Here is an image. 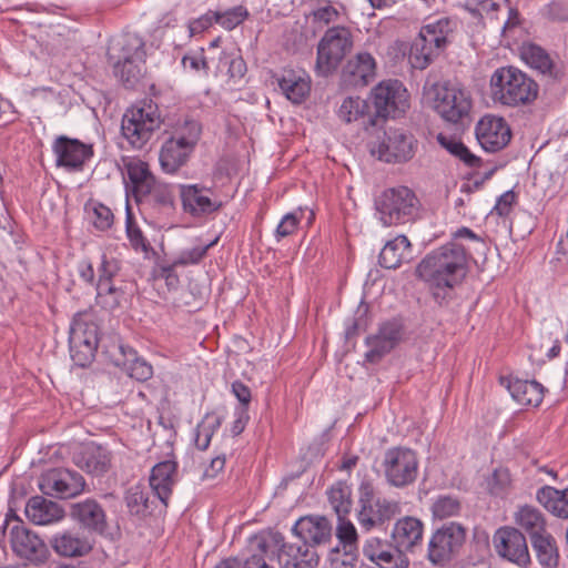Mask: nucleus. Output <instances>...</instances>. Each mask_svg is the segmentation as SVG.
<instances>
[{"label":"nucleus","mask_w":568,"mask_h":568,"mask_svg":"<svg viewBox=\"0 0 568 568\" xmlns=\"http://www.w3.org/2000/svg\"><path fill=\"white\" fill-rule=\"evenodd\" d=\"M363 554L377 568H408L409 565L408 558L394 541L388 542L378 537H371L365 541Z\"/></svg>","instance_id":"nucleus-22"},{"label":"nucleus","mask_w":568,"mask_h":568,"mask_svg":"<svg viewBox=\"0 0 568 568\" xmlns=\"http://www.w3.org/2000/svg\"><path fill=\"white\" fill-rule=\"evenodd\" d=\"M99 327L87 314L78 313L71 323L69 336L83 335L81 339L99 346Z\"/></svg>","instance_id":"nucleus-47"},{"label":"nucleus","mask_w":568,"mask_h":568,"mask_svg":"<svg viewBox=\"0 0 568 568\" xmlns=\"http://www.w3.org/2000/svg\"><path fill=\"white\" fill-rule=\"evenodd\" d=\"M367 108L368 105L365 100L358 97H348L341 104L337 114L342 121L351 123L362 118Z\"/></svg>","instance_id":"nucleus-51"},{"label":"nucleus","mask_w":568,"mask_h":568,"mask_svg":"<svg viewBox=\"0 0 568 568\" xmlns=\"http://www.w3.org/2000/svg\"><path fill=\"white\" fill-rule=\"evenodd\" d=\"M292 532L302 545L315 550V547L331 540L333 528L331 521L324 516H305L294 524Z\"/></svg>","instance_id":"nucleus-23"},{"label":"nucleus","mask_w":568,"mask_h":568,"mask_svg":"<svg viewBox=\"0 0 568 568\" xmlns=\"http://www.w3.org/2000/svg\"><path fill=\"white\" fill-rule=\"evenodd\" d=\"M125 224H126L125 225L126 226V235L130 240L132 247L135 251L140 250L145 254L153 252V247L148 242V240L144 237L140 227L136 225L134 217H133L132 213L130 212V210H128Z\"/></svg>","instance_id":"nucleus-54"},{"label":"nucleus","mask_w":568,"mask_h":568,"mask_svg":"<svg viewBox=\"0 0 568 568\" xmlns=\"http://www.w3.org/2000/svg\"><path fill=\"white\" fill-rule=\"evenodd\" d=\"M311 17L314 22H322L324 24H329L339 19L341 12L337 8L331 6L329 1H327L326 6L320 7L311 12Z\"/></svg>","instance_id":"nucleus-63"},{"label":"nucleus","mask_w":568,"mask_h":568,"mask_svg":"<svg viewBox=\"0 0 568 568\" xmlns=\"http://www.w3.org/2000/svg\"><path fill=\"white\" fill-rule=\"evenodd\" d=\"M136 201L155 217L169 216L175 210L174 194L165 183H154Z\"/></svg>","instance_id":"nucleus-25"},{"label":"nucleus","mask_w":568,"mask_h":568,"mask_svg":"<svg viewBox=\"0 0 568 568\" xmlns=\"http://www.w3.org/2000/svg\"><path fill=\"white\" fill-rule=\"evenodd\" d=\"M280 90L287 100L294 104H301L305 101L311 91L310 81L298 75L294 70H283L273 75Z\"/></svg>","instance_id":"nucleus-34"},{"label":"nucleus","mask_w":568,"mask_h":568,"mask_svg":"<svg viewBox=\"0 0 568 568\" xmlns=\"http://www.w3.org/2000/svg\"><path fill=\"white\" fill-rule=\"evenodd\" d=\"M9 538L11 548L18 557L32 564H42L48 559L49 549L45 542L18 518L10 528Z\"/></svg>","instance_id":"nucleus-16"},{"label":"nucleus","mask_w":568,"mask_h":568,"mask_svg":"<svg viewBox=\"0 0 568 568\" xmlns=\"http://www.w3.org/2000/svg\"><path fill=\"white\" fill-rule=\"evenodd\" d=\"M121 270V262L105 254L98 266V281L95 283L97 300L104 308L110 311L120 306L123 291L113 284V278Z\"/></svg>","instance_id":"nucleus-17"},{"label":"nucleus","mask_w":568,"mask_h":568,"mask_svg":"<svg viewBox=\"0 0 568 568\" xmlns=\"http://www.w3.org/2000/svg\"><path fill=\"white\" fill-rule=\"evenodd\" d=\"M72 459L80 469L98 477L106 474L112 465L111 452L93 443L74 454Z\"/></svg>","instance_id":"nucleus-26"},{"label":"nucleus","mask_w":568,"mask_h":568,"mask_svg":"<svg viewBox=\"0 0 568 568\" xmlns=\"http://www.w3.org/2000/svg\"><path fill=\"white\" fill-rule=\"evenodd\" d=\"M26 516L36 525H49L64 517V509L43 496L31 497L26 506Z\"/></svg>","instance_id":"nucleus-32"},{"label":"nucleus","mask_w":568,"mask_h":568,"mask_svg":"<svg viewBox=\"0 0 568 568\" xmlns=\"http://www.w3.org/2000/svg\"><path fill=\"white\" fill-rule=\"evenodd\" d=\"M329 505L337 519H345L353 508L352 489L345 481H337L327 491Z\"/></svg>","instance_id":"nucleus-42"},{"label":"nucleus","mask_w":568,"mask_h":568,"mask_svg":"<svg viewBox=\"0 0 568 568\" xmlns=\"http://www.w3.org/2000/svg\"><path fill=\"white\" fill-rule=\"evenodd\" d=\"M475 133L480 146L490 153L505 149L513 136L511 129L506 120L491 114H487L478 121Z\"/></svg>","instance_id":"nucleus-20"},{"label":"nucleus","mask_w":568,"mask_h":568,"mask_svg":"<svg viewBox=\"0 0 568 568\" xmlns=\"http://www.w3.org/2000/svg\"><path fill=\"white\" fill-rule=\"evenodd\" d=\"M417 454L407 447H393L385 452L383 469L386 481L396 488L413 484L418 475Z\"/></svg>","instance_id":"nucleus-11"},{"label":"nucleus","mask_w":568,"mask_h":568,"mask_svg":"<svg viewBox=\"0 0 568 568\" xmlns=\"http://www.w3.org/2000/svg\"><path fill=\"white\" fill-rule=\"evenodd\" d=\"M521 59L539 73L547 75L554 80L561 77V72L556 67L550 54L536 43L524 44L520 51Z\"/></svg>","instance_id":"nucleus-35"},{"label":"nucleus","mask_w":568,"mask_h":568,"mask_svg":"<svg viewBox=\"0 0 568 568\" xmlns=\"http://www.w3.org/2000/svg\"><path fill=\"white\" fill-rule=\"evenodd\" d=\"M511 484V477L508 468L498 467L487 478L488 491L494 496H501L507 493Z\"/></svg>","instance_id":"nucleus-55"},{"label":"nucleus","mask_w":568,"mask_h":568,"mask_svg":"<svg viewBox=\"0 0 568 568\" xmlns=\"http://www.w3.org/2000/svg\"><path fill=\"white\" fill-rule=\"evenodd\" d=\"M541 14L550 22H568V4L552 1L542 8Z\"/></svg>","instance_id":"nucleus-60"},{"label":"nucleus","mask_w":568,"mask_h":568,"mask_svg":"<svg viewBox=\"0 0 568 568\" xmlns=\"http://www.w3.org/2000/svg\"><path fill=\"white\" fill-rule=\"evenodd\" d=\"M211 190L197 184L180 185V196L183 210L192 216L207 215L217 212L223 206L221 201H213L204 192Z\"/></svg>","instance_id":"nucleus-24"},{"label":"nucleus","mask_w":568,"mask_h":568,"mask_svg":"<svg viewBox=\"0 0 568 568\" xmlns=\"http://www.w3.org/2000/svg\"><path fill=\"white\" fill-rule=\"evenodd\" d=\"M376 70L375 58L368 52H358L343 67L341 83L347 89L367 87L375 80Z\"/></svg>","instance_id":"nucleus-21"},{"label":"nucleus","mask_w":568,"mask_h":568,"mask_svg":"<svg viewBox=\"0 0 568 568\" xmlns=\"http://www.w3.org/2000/svg\"><path fill=\"white\" fill-rule=\"evenodd\" d=\"M375 207L383 225L392 226L415 221L420 202L413 190L397 186L383 191L375 200Z\"/></svg>","instance_id":"nucleus-5"},{"label":"nucleus","mask_w":568,"mask_h":568,"mask_svg":"<svg viewBox=\"0 0 568 568\" xmlns=\"http://www.w3.org/2000/svg\"><path fill=\"white\" fill-rule=\"evenodd\" d=\"M82 336H69L70 355L77 366L88 367L95 357L98 346L81 339Z\"/></svg>","instance_id":"nucleus-46"},{"label":"nucleus","mask_w":568,"mask_h":568,"mask_svg":"<svg viewBox=\"0 0 568 568\" xmlns=\"http://www.w3.org/2000/svg\"><path fill=\"white\" fill-rule=\"evenodd\" d=\"M162 120L158 108L150 104L128 109L121 122L122 136L134 149H142L160 129Z\"/></svg>","instance_id":"nucleus-8"},{"label":"nucleus","mask_w":568,"mask_h":568,"mask_svg":"<svg viewBox=\"0 0 568 568\" xmlns=\"http://www.w3.org/2000/svg\"><path fill=\"white\" fill-rule=\"evenodd\" d=\"M462 505L458 498L452 496H439L432 506L433 516L437 519H446L457 516Z\"/></svg>","instance_id":"nucleus-53"},{"label":"nucleus","mask_w":568,"mask_h":568,"mask_svg":"<svg viewBox=\"0 0 568 568\" xmlns=\"http://www.w3.org/2000/svg\"><path fill=\"white\" fill-rule=\"evenodd\" d=\"M365 344L368 347V351L365 353V359L371 364L379 363L385 355L395 348L390 343H388L377 333L368 335L365 338Z\"/></svg>","instance_id":"nucleus-50"},{"label":"nucleus","mask_w":568,"mask_h":568,"mask_svg":"<svg viewBox=\"0 0 568 568\" xmlns=\"http://www.w3.org/2000/svg\"><path fill=\"white\" fill-rule=\"evenodd\" d=\"M110 358L115 366L123 368L131 378L138 382H145L153 375L152 365L138 357L136 352L131 347L118 345L116 353H112Z\"/></svg>","instance_id":"nucleus-28"},{"label":"nucleus","mask_w":568,"mask_h":568,"mask_svg":"<svg viewBox=\"0 0 568 568\" xmlns=\"http://www.w3.org/2000/svg\"><path fill=\"white\" fill-rule=\"evenodd\" d=\"M216 242L217 239L210 242L209 244L195 246L191 250L183 251L178 257V260L174 262V265H187L199 263L206 255L209 248L212 247Z\"/></svg>","instance_id":"nucleus-59"},{"label":"nucleus","mask_w":568,"mask_h":568,"mask_svg":"<svg viewBox=\"0 0 568 568\" xmlns=\"http://www.w3.org/2000/svg\"><path fill=\"white\" fill-rule=\"evenodd\" d=\"M327 560L331 568H355L358 561V548L334 546L328 551Z\"/></svg>","instance_id":"nucleus-49"},{"label":"nucleus","mask_w":568,"mask_h":568,"mask_svg":"<svg viewBox=\"0 0 568 568\" xmlns=\"http://www.w3.org/2000/svg\"><path fill=\"white\" fill-rule=\"evenodd\" d=\"M193 150L174 136L168 138L160 150V164L164 172L173 174L186 164Z\"/></svg>","instance_id":"nucleus-33"},{"label":"nucleus","mask_w":568,"mask_h":568,"mask_svg":"<svg viewBox=\"0 0 568 568\" xmlns=\"http://www.w3.org/2000/svg\"><path fill=\"white\" fill-rule=\"evenodd\" d=\"M145 43L135 33L126 32L112 39L108 45V62H123V60L145 59Z\"/></svg>","instance_id":"nucleus-27"},{"label":"nucleus","mask_w":568,"mask_h":568,"mask_svg":"<svg viewBox=\"0 0 568 568\" xmlns=\"http://www.w3.org/2000/svg\"><path fill=\"white\" fill-rule=\"evenodd\" d=\"M202 133L201 124L193 119H185L183 122H178L171 136H174L183 144L194 151Z\"/></svg>","instance_id":"nucleus-48"},{"label":"nucleus","mask_w":568,"mask_h":568,"mask_svg":"<svg viewBox=\"0 0 568 568\" xmlns=\"http://www.w3.org/2000/svg\"><path fill=\"white\" fill-rule=\"evenodd\" d=\"M221 418L214 417V420L211 425H206V422L204 420L202 424H200L196 428V436H195V445L199 449L205 450L207 449L212 436L214 434V430L220 427L221 425Z\"/></svg>","instance_id":"nucleus-58"},{"label":"nucleus","mask_w":568,"mask_h":568,"mask_svg":"<svg viewBox=\"0 0 568 568\" xmlns=\"http://www.w3.org/2000/svg\"><path fill=\"white\" fill-rule=\"evenodd\" d=\"M437 142L442 148L460 160L465 165L469 168H479L481 165V159L471 153L470 150L455 136L439 133L437 135Z\"/></svg>","instance_id":"nucleus-43"},{"label":"nucleus","mask_w":568,"mask_h":568,"mask_svg":"<svg viewBox=\"0 0 568 568\" xmlns=\"http://www.w3.org/2000/svg\"><path fill=\"white\" fill-rule=\"evenodd\" d=\"M375 115L369 116V124L377 125V119L396 118L408 109V93L398 80L379 82L371 93Z\"/></svg>","instance_id":"nucleus-10"},{"label":"nucleus","mask_w":568,"mask_h":568,"mask_svg":"<svg viewBox=\"0 0 568 568\" xmlns=\"http://www.w3.org/2000/svg\"><path fill=\"white\" fill-rule=\"evenodd\" d=\"M358 503L357 519L365 530L383 527L399 515L402 510L398 501L377 496L373 484L369 481H362Z\"/></svg>","instance_id":"nucleus-7"},{"label":"nucleus","mask_w":568,"mask_h":568,"mask_svg":"<svg viewBox=\"0 0 568 568\" xmlns=\"http://www.w3.org/2000/svg\"><path fill=\"white\" fill-rule=\"evenodd\" d=\"M499 382L509 390L511 397L523 406L537 407L542 402L545 388L536 381L501 376Z\"/></svg>","instance_id":"nucleus-29"},{"label":"nucleus","mask_w":568,"mask_h":568,"mask_svg":"<svg viewBox=\"0 0 568 568\" xmlns=\"http://www.w3.org/2000/svg\"><path fill=\"white\" fill-rule=\"evenodd\" d=\"M83 476L69 468H51L39 478V488L43 495L68 499L80 495L85 489Z\"/></svg>","instance_id":"nucleus-13"},{"label":"nucleus","mask_w":568,"mask_h":568,"mask_svg":"<svg viewBox=\"0 0 568 568\" xmlns=\"http://www.w3.org/2000/svg\"><path fill=\"white\" fill-rule=\"evenodd\" d=\"M216 23L220 24L225 30H233L237 26H240L247 17L248 11L243 6H235L225 11H215Z\"/></svg>","instance_id":"nucleus-52"},{"label":"nucleus","mask_w":568,"mask_h":568,"mask_svg":"<svg viewBox=\"0 0 568 568\" xmlns=\"http://www.w3.org/2000/svg\"><path fill=\"white\" fill-rule=\"evenodd\" d=\"M145 60H123L119 64L116 62H109L113 68L114 75L128 89H133L143 75V65Z\"/></svg>","instance_id":"nucleus-44"},{"label":"nucleus","mask_w":568,"mask_h":568,"mask_svg":"<svg viewBox=\"0 0 568 568\" xmlns=\"http://www.w3.org/2000/svg\"><path fill=\"white\" fill-rule=\"evenodd\" d=\"M265 539L270 542V548L274 550L272 555L276 556L280 568H316L320 556L316 550L294 542H285L284 536L276 531L268 534Z\"/></svg>","instance_id":"nucleus-14"},{"label":"nucleus","mask_w":568,"mask_h":568,"mask_svg":"<svg viewBox=\"0 0 568 568\" xmlns=\"http://www.w3.org/2000/svg\"><path fill=\"white\" fill-rule=\"evenodd\" d=\"M467 540V528L449 521L433 530L426 550V559L434 567L445 568L460 557Z\"/></svg>","instance_id":"nucleus-4"},{"label":"nucleus","mask_w":568,"mask_h":568,"mask_svg":"<svg viewBox=\"0 0 568 568\" xmlns=\"http://www.w3.org/2000/svg\"><path fill=\"white\" fill-rule=\"evenodd\" d=\"M532 550L538 562L544 568H557L559 565V549L555 537L550 532H545L530 539Z\"/></svg>","instance_id":"nucleus-40"},{"label":"nucleus","mask_w":568,"mask_h":568,"mask_svg":"<svg viewBox=\"0 0 568 568\" xmlns=\"http://www.w3.org/2000/svg\"><path fill=\"white\" fill-rule=\"evenodd\" d=\"M93 225L95 229L100 231H105L110 229L113 224V213L112 211L99 203L93 207Z\"/></svg>","instance_id":"nucleus-62"},{"label":"nucleus","mask_w":568,"mask_h":568,"mask_svg":"<svg viewBox=\"0 0 568 568\" xmlns=\"http://www.w3.org/2000/svg\"><path fill=\"white\" fill-rule=\"evenodd\" d=\"M436 112L447 122L463 123L469 118L471 101L468 94L449 81L434 84Z\"/></svg>","instance_id":"nucleus-12"},{"label":"nucleus","mask_w":568,"mask_h":568,"mask_svg":"<svg viewBox=\"0 0 568 568\" xmlns=\"http://www.w3.org/2000/svg\"><path fill=\"white\" fill-rule=\"evenodd\" d=\"M417 149V140L404 129L388 128L372 143L371 153L386 163H406Z\"/></svg>","instance_id":"nucleus-9"},{"label":"nucleus","mask_w":568,"mask_h":568,"mask_svg":"<svg viewBox=\"0 0 568 568\" xmlns=\"http://www.w3.org/2000/svg\"><path fill=\"white\" fill-rule=\"evenodd\" d=\"M55 165L68 172H80L94 154L93 144L78 139L59 135L52 143Z\"/></svg>","instance_id":"nucleus-15"},{"label":"nucleus","mask_w":568,"mask_h":568,"mask_svg":"<svg viewBox=\"0 0 568 568\" xmlns=\"http://www.w3.org/2000/svg\"><path fill=\"white\" fill-rule=\"evenodd\" d=\"M515 523L529 535L530 539L547 532V521L544 514L530 505L518 508L515 513Z\"/></svg>","instance_id":"nucleus-39"},{"label":"nucleus","mask_w":568,"mask_h":568,"mask_svg":"<svg viewBox=\"0 0 568 568\" xmlns=\"http://www.w3.org/2000/svg\"><path fill=\"white\" fill-rule=\"evenodd\" d=\"M377 334L396 347L404 334V326L398 320H390L379 325Z\"/></svg>","instance_id":"nucleus-57"},{"label":"nucleus","mask_w":568,"mask_h":568,"mask_svg":"<svg viewBox=\"0 0 568 568\" xmlns=\"http://www.w3.org/2000/svg\"><path fill=\"white\" fill-rule=\"evenodd\" d=\"M54 551L64 557H82L88 555L93 546L87 537L71 531L55 535L51 540Z\"/></svg>","instance_id":"nucleus-36"},{"label":"nucleus","mask_w":568,"mask_h":568,"mask_svg":"<svg viewBox=\"0 0 568 568\" xmlns=\"http://www.w3.org/2000/svg\"><path fill=\"white\" fill-rule=\"evenodd\" d=\"M516 202V194L514 191L509 190L501 194L491 210V214H497L498 216L506 217L511 212L513 205Z\"/></svg>","instance_id":"nucleus-64"},{"label":"nucleus","mask_w":568,"mask_h":568,"mask_svg":"<svg viewBox=\"0 0 568 568\" xmlns=\"http://www.w3.org/2000/svg\"><path fill=\"white\" fill-rule=\"evenodd\" d=\"M410 242L405 235H398L388 241L379 253V265L388 270L399 267L405 260L410 258Z\"/></svg>","instance_id":"nucleus-37"},{"label":"nucleus","mask_w":568,"mask_h":568,"mask_svg":"<svg viewBox=\"0 0 568 568\" xmlns=\"http://www.w3.org/2000/svg\"><path fill=\"white\" fill-rule=\"evenodd\" d=\"M337 545L342 547L358 548V535L355 526L347 519H338L336 527Z\"/></svg>","instance_id":"nucleus-56"},{"label":"nucleus","mask_w":568,"mask_h":568,"mask_svg":"<svg viewBox=\"0 0 568 568\" xmlns=\"http://www.w3.org/2000/svg\"><path fill=\"white\" fill-rule=\"evenodd\" d=\"M128 178L133 185L135 199L141 196L149 187L158 181L151 173L148 163L141 160H133L125 164Z\"/></svg>","instance_id":"nucleus-41"},{"label":"nucleus","mask_w":568,"mask_h":568,"mask_svg":"<svg viewBox=\"0 0 568 568\" xmlns=\"http://www.w3.org/2000/svg\"><path fill=\"white\" fill-rule=\"evenodd\" d=\"M423 531L422 520L406 516L395 523L390 537L400 550L412 551L416 546L422 545Z\"/></svg>","instance_id":"nucleus-31"},{"label":"nucleus","mask_w":568,"mask_h":568,"mask_svg":"<svg viewBox=\"0 0 568 568\" xmlns=\"http://www.w3.org/2000/svg\"><path fill=\"white\" fill-rule=\"evenodd\" d=\"M536 498L551 515L568 519V487L560 490L544 486L537 490Z\"/></svg>","instance_id":"nucleus-38"},{"label":"nucleus","mask_w":568,"mask_h":568,"mask_svg":"<svg viewBox=\"0 0 568 568\" xmlns=\"http://www.w3.org/2000/svg\"><path fill=\"white\" fill-rule=\"evenodd\" d=\"M69 516L80 528L90 534L105 536L109 531L105 509L92 497L72 503L69 509Z\"/></svg>","instance_id":"nucleus-19"},{"label":"nucleus","mask_w":568,"mask_h":568,"mask_svg":"<svg viewBox=\"0 0 568 568\" xmlns=\"http://www.w3.org/2000/svg\"><path fill=\"white\" fill-rule=\"evenodd\" d=\"M490 91L495 102L516 108L531 104L538 97L539 85L520 69L507 65L493 73Z\"/></svg>","instance_id":"nucleus-2"},{"label":"nucleus","mask_w":568,"mask_h":568,"mask_svg":"<svg viewBox=\"0 0 568 568\" xmlns=\"http://www.w3.org/2000/svg\"><path fill=\"white\" fill-rule=\"evenodd\" d=\"M354 47L349 28L335 26L328 28L317 44L315 69L318 75L332 74Z\"/></svg>","instance_id":"nucleus-6"},{"label":"nucleus","mask_w":568,"mask_h":568,"mask_svg":"<svg viewBox=\"0 0 568 568\" xmlns=\"http://www.w3.org/2000/svg\"><path fill=\"white\" fill-rule=\"evenodd\" d=\"M494 546L497 554L519 567H527L531 560L525 535L517 528L505 526L496 530Z\"/></svg>","instance_id":"nucleus-18"},{"label":"nucleus","mask_w":568,"mask_h":568,"mask_svg":"<svg viewBox=\"0 0 568 568\" xmlns=\"http://www.w3.org/2000/svg\"><path fill=\"white\" fill-rule=\"evenodd\" d=\"M124 503L131 516L144 518L151 513L149 494L141 485L131 486L125 490Z\"/></svg>","instance_id":"nucleus-45"},{"label":"nucleus","mask_w":568,"mask_h":568,"mask_svg":"<svg viewBox=\"0 0 568 568\" xmlns=\"http://www.w3.org/2000/svg\"><path fill=\"white\" fill-rule=\"evenodd\" d=\"M455 23L449 18H442L423 26L409 50V62L414 69L425 70L446 49L448 36Z\"/></svg>","instance_id":"nucleus-3"},{"label":"nucleus","mask_w":568,"mask_h":568,"mask_svg":"<svg viewBox=\"0 0 568 568\" xmlns=\"http://www.w3.org/2000/svg\"><path fill=\"white\" fill-rule=\"evenodd\" d=\"M468 274L467 253L463 245L448 242L428 253L416 266V276L424 281L439 306L453 298V291Z\"/></svg>","instance_id":"nucleus-1"},{"label":"nucleus","mask_w":568,"mask_h":568,"mask_svg":"<svg viewBox=\"0 0 568 568\" xmlns=\"http://www.w3.org/2000/svg\"><path fill=\"white\" fill-rule=\"evenodd\" d=\"M176 473L178 463L172 459L158 463L151 470L150 487L165 507H168L172 495Z\"/></svg>","instance_id":"nucleus-30"},{"label":"nucleus","mask_w":568,"mask_h":568,"mask_svg":"<svg viewBox=\"0 0 568 568\" xmlns=\"http://www.w3.org/2000/svg\"><path fill=\"white\" fill-rule=\"evenodd\" d=\"M215 11L209 10L199 18L192 19L187 23L189 37L192 38L210 29L216 23Z\"/></svg>","instance_id":"nucleus-61"}]
</instances>
